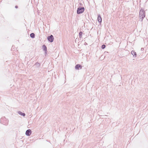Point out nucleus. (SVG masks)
<instances>
[{"instance_id": "423d86ee", "label": "nucleus", "mask_w": 148, "mask_h": 148, "mask_svg": "<svg viewBox=\"0 0 148 148\" xmlns=\"http://www.w3.org/2000/svg\"><path fill=\"white\" fill-rule=\"evenodd\" d=\"M31 130L30 129H28L26 131L25 134L27 136H29L31 135Z\"/></svg>"}, {"instance_id": "39448f33", "label": "nucleus", "mask_w": 148, "mask_h": 148, "mask_svg": "<svg viewBox=\"0 0 148 148\" xmlns=\"http://www.w3.org/2000/svg\"><path fill=\"white\" fill-rule=\"evenodd\" d=\"M82 68V65L80 64H77L76 65L75 67V68L76 69L78 70L79 69H81Z\"/></svg>"}, {"instance_id": "0eeeda50", "label": "nucleus", "mask_w": 148, "mask_h": 148, "mask_svg": "<svg viewBox=\"0 0 148 148\" xmlns=\"http://www.w3.org/2000/svg\"><path fill=\"white\" fill-rule=\"evenodd\" d=\"M42 48L43 50L45 51V54L47 53V47L45 45H43L42 46Z\"/></svg>"}, {"instance_id": "1a4fd4ad", "label": "nucleus", "mask_w": 148, "mask_h": 148, "mask_svg": "<svg viewBox=\"0 0 148 148\" xmlns=\"http://www.w3.org/2000/svg\"><path fill=\"white\" fill-rule=\"evenodd\" d=\"M18 113L20 115L23 116H25V113H23L22 112L20 111H18Z\"/></svg>"}, {"instance_id": "6e6552de", "label": "nucleus", "mask_w": 148, "mask_h": 148, "mask_svg": "<svg viewBox=\"0 0 148 148\" xmlns=\"http://www.w3.org/2000/svg\"><path fill=\"white\" fill-rule=\"evenodd\" d=\"M131 54L133 55V56L134 58H136L137 57V54L136 52L135 51L132 50L131 52Z\"/></svg>"}, {"instance_id": "ddd939ff", "label": "nucleus", "mask_w": 148, "mask_h": 148, "mask_svg": "<svg viewBox=\"0 0 148 148\" xmlns=\"http://www.w3.org/2000/svg\"><path fill=\"white\" fill-rule=\"evenodd\" d=\"M106 47V45H105L103 44L102 45L101 48L102 49H104Z\"/></svg>"}, {"instance_id": "20e7f679", "label": "nucleus", "mask_w": 148, "mask_h": 148, "mask_svg": "<svg viewBox=\"0 0 148 148\" xmlns=\"http://www.w3.org/2000/svg\"><path fill=\"white\" fill-rule=\"evenodd\" d=\"M97 20L99 23L101 24L102 22V18L100 14H98Z\"/></svg>"}, {"instance_id": "f03ea898", "label": "nucleus", "mask_w": 148, "mask_h": 148, "mask_svg": "<svg viewBox=\"0 0 148 148\" xmlns=\"http://www.w3.org/2000/svg\"><path fill=\"white\" fill-rule=\"evenodd\" d=\"M84 10L85 9L84 7L79 6L77 9V13L78 14L82 13L84 12Z\"/></svg>"}, {"instance_id": "9b49d317", "label": "nucleus", "mask_w": 148, "mask_h": 148, "mask_svg": "<svg viewBox=\"0 0 148 148\" xmlns=\"http://www.w3.org/2000/svg\"><path fill=\"white\" fill-rule=\"evenodd\" d=\"M35 65H36L37 67H39L40 66V64L39 62H37L35 64Z\"/></svg>"}, {"instance_id": "9d476101", "label": "nucleus", "mask_w": 148, "mask_h": 148, "mask_svg": "<svg viewBox=\"0 0 148 148\" xmlns=\"http://www.w3.org/2000/svg\"><path fill=\"white\" fill-rule=\"evenodd\" d=\"M30 37L32 38H34L35 37V34L34 33H32L30 35Z\"/></svg>"}, {"instance_id": "2eb2a0df", "label": "nucleus", "mask_w": 148, "mask_h": 148, "mask_svg": "<svg viewBox=\"0 0 148 148\" xmlns=\"http://www.w3.org/2000/svg\"><path fill=\"white\" fill-rule=\"evenodd\" d=\"M143 49H143V48H142L141 49V50H143Z\"/></svg>"}, {"instance_id": "4468645a", "label": "nucleus", "mask_w": 148, "mask_h": 148, "mask_svg": "<svg viewBox=\"0 0 148 148\" xmlns=\"http://www.w3.org/2000/svg\"><path fill=\"white\" fill-rule=\"evenodd\" d=\"M18 6L17 5H16V6H15V8H18Z\"/></svg>"}, {"instance_id": "f8f14e48", "label": "nucleus", "mask_w": 148, "mask_h": 148, "mask_svg": "<svg viewBox=\"0 0 148 148\" xmlns=\"http://www.w3.org/2000/svg\"><path fill=\"white\" fill-rule=\"evenodd\" d=\"M82 34H83V32L82 31H80L79 32V38H82Z\"/></svg>"}, {"instance_id": "f257e3e1", "label": "nucleus", "mask_w": 148, "mask_h": 148, "mask_svg": "<svg viewBox=\"0 0 148 148\" xmlns=\"http://www.w3.org/2000/svg\"><path fill=\"white\" fill-rule=\"evenodd\" d=\"M145 12L142 8L140 10L139 12V17L140 19H142L141 20L142 21L143 19L145 16Z\"/></svg>"}, {"instance_id": "7ed1b4c3", "label": "nucleus", "mask_w": 148, "mask_h": 148, "mask_svg": "<svg viewBox=\"0 0 148 148\" xmlns=\"http://www.w3.org/2000/svg\"><path fill=\"white\" fill-rule=\"evenodd\" d=\"M47 39L49 42H53L54 38L53 36L51 35L47 37Z\"/></svg>"}]
</instances>
